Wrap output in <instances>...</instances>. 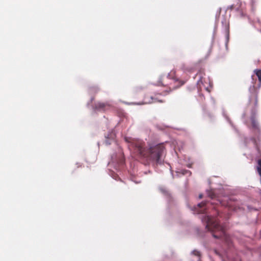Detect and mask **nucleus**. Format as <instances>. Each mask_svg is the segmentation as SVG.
Wrapping results in <instances>:
<instances>
[{"label": "nucleus", "mask_w": 261, "mask_h": 261, "mask_svg": "<svg viewBox=\"0 0 261 261\" xmlns=\"http://www.w3.org/2000/svg\"><path fill=\"white\" fill-rule=\"evenodd\" d=\"M218 215L217 216H204L202 220L205 222L206 228L211 231L214 238L216 239H221L227 243L230 241L229 237L226 233L224 225L220 224L218 216H220L218 210H216Z\"/></svg>", "instance_id": "obj_1"}, {"label": "nucleus", "mask_w": 261, "mask_h": 261, "mask_svg": "<svg viewBox=\"0 0 261 261\" xmlns=\"http://www.w3.org/2000/svg\"><path fill=\"white\" fill-rule=\"evenodd\" d=\"M249 104L252 108V113L255 114V109L257 106V95L256 92L253 93L249 99Z\"/></svg>", "instance_id": "obj_2"}, {"label": "nucleus", "mask_w": 261, "mask_h": 261, "mask_svg": "<svg viewBox=\"0 0 261 261\" xmlns=\"http://www.w3.org/2000/svg\"><path fill=\"white\" fill-rule=\"evenodd\" d=\"M198 206L199 208H201V210L199 211V213H206V209L207 208V202L206 201H203L200 203L198 204Z\"/></svg>", "instance_id": "obj_3"}, {"label": "nucleus", "mask_w": 261, "mask_h": 261, "mask_svg": "<svg viewBox=\"0 0 261 261\" xmlns=\"http://www.w3.org/2000/svg\"><path fill=\"white\" fill-rule=\"evenodd\" d=\"M222 23L224 28L227 40H228L229 36V23L226 21H225L224 22H222Z\"/></svg>", "instance_id": "obj_4"}, {"label": "nucleus", "mask_w": 261, "mask_h": 261, "mask_svg": "<svg viewBox=\"0 0 261 261\" xmlns=\"http://www.w3.org/2000/svg\"><path fill=\"white\" fill-rule=\"evenodd\" d=\"M206 192H207L208 197L211 198L212 199H214L215 198V197H216L215 194L212 190H207Z\"/></svg>", "instance_id": "obj_5"}, {"label": "nucleus", "mask_w": 261, "mask_h": 261, "mask_svg": "<svg viewBox=\"0 0 261 261\" xmlns=\"http://www.w3.org/2000/svg\"><path fill=\"white\" fill-rule=\"evenodd\" d=\"M254 72L257 76L260 84H261V69H255Z\"/></svg>", "instance_id": "obj_6"}, {"label": "nucleus", "mask_w": 261, "mask_h": 261, "mask_svg": "<svg viewBox=\"0 0 261 261\" xmlns=\"http://www.w3.org/2000/svg\"><path fill=\"white\" fill-rule=\"evenodd\" d=\"M194 255H195V256H198V257H200V255H201V254H200V252L197 250H194L192 251V253Z\"/></svg>", "instance_id": "obj_7"}, {"label": "nucleus", "mask_w": 261, "mask_h": 261, "mask_svg": "<svg viewBox=\"0 0 261 261\" xmlns=\"http://www.w3.org/2000/svg\"><path fill=\"white\" fill-rule=\"evenodd\" d=\"M182 68L183 70H186V71H189V72H191V70H192V69H191V68H186V67H185V65H182Z\"/></svg>", "instance_id": "obj_8"}, {"label": "nucleus", "mask_w": 261, "mask_h": 261, "mask_svg": "<svg viewBox=\"0 0 261 261\" xmlns=\"http://www.w3.org/2000/svg\"><path fill=\"white\" fill-rule=\"evenodd\" d=\"M217 203H215V202H211V204L212 205H213V204H218V203H219V204H222V205H224V203H222V202H221L220 200H217Z\"/></svg>", "instance_id": "obj_9"}, {"label": "nucleus", "mask_w": 261, "mask_h": 261, "mask_svg": "<svg viewBox=\"0 0 261 261\" xmlns=\"http://www.w3.org/2000/svg\"><path fill=\"white\" fill-rule=\"evenodd\" d=\"M257 163L258 166L257 167V170L258 171V168H260L261 169V159L258 160Z\"/></svg>", "instance_id": "obj_10"}, {"label": "nucleus", "mask_w": 261, "mask_h": 261, "mask_svg": "<svg viewBox=\"0 0 261 261\" xmlns=\"http://www.w3.org/2000/svg\"><path fill=\"white\" fill-rule=\"evenodd\" d=\"M164 198H165V197H167L168 198H169V197H170V196H169V194H168V192H166V191H165V190H164Z\"/></svg>", "instance_id": "obj_11"}, {"label": "nucleus", "mask_w": 261, "mask_h": 261, "mask_svg": "<svg viewBox=\"0 0 261 261\" xmlns=\"http://www.w3.org/2000/svg\"><path fill=\"white\" fill-rule=\"evenodd\" d=\"M252 125L254 127H256V124L254 120H252Z\"/></svg>", "instance_id": "obj_12"}, {"label": "nucleus", "mask_w": 261, "mask_h": 261, "mask_svg": "<svg viewBox=\"0 0 261 261\" xmlns=\"http://www.w3.org/2000/svg\"><path fill=\"white\" fill-rule=\"evenodd\" d=\"M199 198L200 199L202 198V194H200V195H199Z\"/></svg>", "instance_id": "obj_13"}, {"label": "nucleus", "mask_w": 261, "mask_h": 261, "mask_svg": "<svg viewBox=\"0 0 261 261\" xmlns=\"http://www.w3.org/2000/svg\"><path fill=\"white\" fill-rule=\"evenodd\" d=\"M254 2L253 1H252L251 4H252V6L254 5Z\"/></svg>", "instance_id": "obj_14"}, {"label": "nucleus", "mask_w": 261, "mask_h": 261, "mask_svg": "<svg viewBox=\"0 0 261 261\" xmlns=\"http://www.w3.org/2000/svg\"><path fill=\"white\" fill-rule=\"evenodd\" d=\"M226 206H229H229H231V205H230V204L228 203V204L226 205Z\"/></svg>", "instance_id": "obj_15"}]
</instances>
